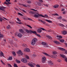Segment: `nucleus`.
Instances as JSON below:
<instances>
[{
	"label": "nucleus",
	"instance_id": "obj_1",
	"mask_svg": "<svg viewBox=\"0 0 67 67\" xmlns=\"http://www.w3.org/2000/svg\"><path fill=\"white\" fill-rule=\"evenodd\" d=\"M57 39L60 40V41L61 42H64V40L63 39L60 40V39H62V38L63 37L60 36V35H57Z\"/></svg>",
	"mask_w": 67,
	"mask_h": 67
},
{
	"label": "nucleus",
	"instance_id": "obj_2",
	"mask_svg": "<svg viewBox=\"0 0 67 67\" xmlns=\"http://www.w3.org/2000/svg\"><path fill=\"white\" fill-rule=\"evenodd\" d=\"M37 39L36 38H34L32 40V41L31 43V44L32 45H34L35 43L37 41Z\"/></svg>",
	"mask_w": 67,
	"mask_h": 67
},
{
	"label": "nucleus",
	"instance_id": "obj_3",
	"mask_svg": "<svg viewBox=\"0 0 67 67\" xmlns=\"http://www.w3.org/2000/svg\"><path fill=\"white\" fill-rule=\"evenodd\" d=\"M60 56L62 57L65 60V61L67 63V58L65 55H64L60 54Z\"/></svg>",
	"mask_w": 67,
	"mask_h": 67
},
{
	"label": "nucleus",
	"instance_id": "obj_4",
	"mask_svg": "<svg viewBox=\"0 0 67 67\" xmlns=\"http://www.w3.org/2000/svg\"><path fill=\"white\" fill-rule=\"evenodd\" d=\"M31 64H30V63H28V65L30 66H31V67H34V65H35L36 64L33 63H31Z\"/></svg>",
	"mask_w": 67,
	"mask_h": 67
},
{
	"label": "nucleus",
	"instance_id": "obj_5",
	"mask_svg": "<svg viewBox=\"0 0 67 67\" xmlns=\"http://www.w3.org/2000/svg\"><path fill=\"white\" fill-rule=\"evenodd\" d=\"M46 58L45 57H43L42 59V62L43 63H45L46 62Z\"/></svg>",
	"mask_w": 67,
	"mask_h": 67
},
{
	"label": "nucleus",
	"instance_id": "obj_6",
	"mask_svg": "<svg viewBox=\"0 0 67 67\" xmlns=\"http://www.w3.org/2000/svg\"><path fill=\"white\" fill-rule=\"evenodd\" d=\"M17 53L18 54V55H23V53L21 50H20L19 51L17 52Z\"/></svg>",
	"mask_w": 67,
	"mask_h": 67
},
{
	"label": "nucleus",
	"instance_id": "obj_7",
	"mask_svg": "<svg viewBox=\"0 0 67 67\" xmlns=\"http://www.w3.org/2000/svg\"><path fill=\"white\" fill-rule=\"evenodd\" d=\"M6 1L8 3L6 2H5L4 3V4H5L7 5H8V4H11V3L9 2H8V0H6Z\"/></svg>",
	"mask_w": 67,
	"mask_h": 67
},
{
	"label": "nucleus",
	"instance_id": "obj_8",
	"mask_svg": "<svg viewBox=\"0 0 67 67\" xmlns=\"http://www.w3.org/2000/svg\"><path fill=\"white\" fill-rule=\"evenodd\" d=\"M58 49H60V50H61L63 52H64V51H65L66 49H64L62 48H59Z\"/></svg>",
	"mask_w": 67,
	"mask_h": 67
},
{
	"label": "nucleus",
	"instance_id": "obj_9",
	"mask_svg": "<svg viewBox=\"0 0 67 67\" xmlns=\"http://www.w3.org/2000/svg\"><path fill=\"white\" fill-rule=\"evenodd\" d=\"M62 33L63 35H66L67 34V32L66 31L64 30L62 31Z\"/></svg>",
	"mask_w": 67,
	"mask_h": 67
},
{
	"label": "nucleus",
	"instance_id": "obj_10",
	"mask_svg": "<svg viewBox=\"0 0 67 67\" xmlns=\"http://www.w3.org/2000/svg\"><path fill=\"white\" fill-rule=\"evenodd\" d=\"M5 7H2L0 8V10H2L3 11H4H4H5V10H4V9H5Z\"/></svg>",
	"mask_w": 67,
	"mask_h": 67
},
{
	"label": "nucleus",
	"instance_id": "obj_11",
	"mask_svg": "<svg viewBox=\"0 0 67 67\" xmlns=\"http://www.w3.org/2000/svg\"><path fill=\"white\" fill-rule=\"evenodd\" d=\"M42 31V30L40 29H38L37 30V32L38 33H41Z\"/></svg>",
	"mask_w": 67,
	"mask_h": 67
},
{
	"label": "nucleus",
	"instance_id": "obj_12",
	"mask_svg": "<svg viewBox=\"0 0 67 67\" xmlns=\"http://www.w3.org/2000/svg\"><path fill=\"white\" fill-rule=\"evenodd\" d=\"M19 31L21 33H23V34H24V31H23V30L21 29H20L19 30Z\"/></svg>",
	"mask_w": 67,
	"mask_h": 67
},
{
	"label": "nucleus",
	"instance_id": "obj_13",
	"mask_svg": "<svg viewBox=\"0 0 67 67\" xmlns=\"http://www.w3.org/2000/svg\"><path fill=\"white\" fill-rule=\"evenodd\" d=\"M48 64H49V65H53V63L52 62V61H49Z\"/></svg>",
	"mask_w": 67,
	"mask_h": 67
},
{
	"label": "nucleus",
	"instance_id": "obj_14",
	"mask_svg": "<svg viewBox=\"0 0 67 67\" xmlns=\"http://www.w3.org/2000/svg\"><path fill=\"white\" fill-rule=\"evenodd\" d=\"M30 32L31 33H32L33 34H35L36 35L37 33L36 31H32L31 30Z\"/></svg>",
	"mask_w": 67,
	"mask_h": 67
},
{
	"label": "nucleus",
	"instance_id": "obj_15",
	"mask_svg": "<svg viewBox=\"0 0 67 67\" xmlns=\"http://www.w3.org/2000/svg\"><path fill=\"white\" fill-rule=\"evenodd\" d=\"M0 56L1 57H2V56L4 57V54H3V53L2 52H1Z\"/></svg>",
	"mask_w": 67,
	"mask_h": 67
},
{
	"label": "nucleus",
	"instance_id": "obj_16",
	"mask_svg": "<svg viewBox=\"0 0 67 67\" xmlns=\"http://www.w3.org/2000/svg\"><path fill=\"white\" fill-rule=\"evenodd\" d=\"M45 21H47L49 23H52V21L50 20L46 19Z\"/></svg>",
	"mask_w": 67,
	"mask_h": 67
},
{
	"label": "nucleus",
	"instance_id": "obj_17",
	"mask_svg": "<svg viewBox=\"0 0 67 67\" xmlns=\"http://www.w3.org/2000/svg\"><path fill=\"white\" fill-rule=\"evenodd\" d=\"M46 37L49 39H52V38L51 37V36H49V35H46Z\"/></svg>",
	"mask_w": 67,
	"mask_h": 67
},
{
	"label": "nucleus",
	"instance_id": "obj_18",
	"mask_svg": "<svg viewBox=\"0 0 67 67\" xmlns=\"http://www.w3.org/2000/svg\"><path fill=\"white\" fill-rule=\"evenodd\" d=\"M26 51H27V52H30V50L28 48H26Z\"/></svg>",
	"mask_w": 67,
	"mask_h": 67
},
{
	"label": "nucleus",
	"instance_id": "obj_19",
	"mask_svg": "<svg viewBox=\"0 0 67 67\" xmlns=\"http://www.w3.org/2000/svg\"><path fill=\"white\" fill-rule=\"evenodd\" d=\"M21 61L23 63H25V59L24 58L22 59L21 60Z\"/></svg>",
	"mask_w": 67,
	"mask_h": 67
},
{
	"label": "nucleus",
	"instance_id": "obj_20",
	"mask_svg": "<svg viewBox=\"0 0 67 67\" xmlns=\"http://www.w3.org/2000/svg\"><path fill=\"white\" fill-rule=\"evenodd\" d=\"M26 31L27 33H29V34H30L31 33V32H30L31 31V30L30 31H29V30H26Z\"/></svg>",
	"mask_w": 67,
	"mask_h": 67
},
{
	"label": "nucleus",
	"instance_id": "obj_21",
	"mask_svg": "<svg viewBox=\"0 0 67 67\" xmlns=\"http://www.w3.org/2000/svg\"><path fill=\"white\" fill-rule=\"evenodd\" d=\"M59 6V5L58 4L55 5H54V8H57Z\"/></svg>",
	"mask_w": 67,
	"mask_h": 67
},
{
	"label": "nucleus",
	"instance_id": "obj_22",
	"mask_svg": "<svg viewBox=\"0 0 67 67\" xmlns=\"http://www.w3.org/2000/svg\"><path fill=\"white\" fill-rule=\"evenodd\" d=\"M22 46H23V47H24V48H25L24 49V50H23V51L24 52H25V45H24V44H23L22 45Z\"/></svg>",
	"mask_w": 67,
	"mask_h": 67
},
{
	"label": "nucleus",
	"instance_id": "obj_23",
	"mask_svg": "<svg viewBox=\"0 0 67 67\" xmlns=\"http://www.w3.org/2000/svg\"><path fill=\"white\" fill-rule=\"evenodd\" d=\"M6 28L7 29H10L11 28V26H10V25H8V26H7Z\"/></svg>",
	"mask_w": 67,
	"mask_h": 67
},
{
	"label": "nucleus",
	"instance_id": "obj_24",
	"mask_svg": "<svg viewBox=\"0 0 67 67\" xmlns=\"http://www.w3.org/2000/svg\"><path fill=\"white\" fill-rule=\"evenodd\" d=\"M13 57H9L8 59V60H12Z\"/></svg>",
	"mask_w": 67,
	"mask_h": 67
},
{
	"label": "nucleus",
	"instance_id": "obj_25",
	"mask_svg": "<svg viewBox=\"0 0 67 67\" xmlns=\"http://www.w3.org/2000/svg\"><path fill=\"white\" fill-rule=\"evenodd\" d=\"M42 44L44 45H47V43L45 42H42Z\"/></svg>",
	"mask_w": 67,
	"mask_h": 67
},
{
	"label": "nucleus",
	"instance_id": "obj_26",
	"mask_svg": "<svg viewBox=\"0 0 67 67\" xmlns=\"http://www.w3.org/2000/svg\"><path fill=\"white\" fill-rule=\"evenodd\" d=\"M16 62L18 64H20V61L19 60H18L17 59L15 60Z\"/></svg>",
	"mask_w": 67,
	"mask_h": 67
},
{
	"label": "nucleus",
	"instance_id": "obj_27",
	"mask_svg": "<svg viewBox=\"0 0 67 67\" xmlns=\"http://www.w3.org/2000/svg\"><path fill=\"white\" fill-rule=\"evenodd\" d=\"M12 54L14 56H15V55H16V54H15V52H12Z\"/></svg>",
	"mask_w": 67,
	"mask_h": 67
},
{
	"label": "nucleus",
	"instance_id": "obj_28",
	"mask_svg": "<svg viewBox=\"0 0 67 67\" xmlns=\"http://www.w3.org/2000/svg\"><path fill=\"white\" fill-rule=\"evenodd\" d=\"M17 36H18V37H22V35L21 34H19Z\"/></svg>",
	"mask_w": 67,
	"mask_h": 67
},
{
	"label": "nucleus",
	"instance_id": "obj_29",
	"mask_svg": "<svg viewBox=\"0 0 67 67\" xmlns=\"http://www.w3.org/2000/svg\"><path fill=\"white\" fill-rule=\"evenodd\" d=\"M34 17L35 18H38V17H39V16L36 14H35V15H34Z\"/></svg>",
	"mask_w": 67,
	"mask_h": 67
},
{
	"label": "nucleus",
	"instance_id": "obj_30",
	"mask_svg": "<svg viewBox=\"0 0 67 67\" xmlns=\"http://www.w3.org/2000/svg\"><path fill=\"white\" fill-rule=\"evenodd\" d=\"M54 42L57 44H59V42H57V41H54Z\"/></svg>",
	"mask_w": 67,
	"mask_h": 67
},
{
	"label": "nucleus",
	"instance_id": "obj_31",
	"mask_svg": "<svg viewBox=\"0 0 67 67\" xmlns=\"http://www.w3.org/2000/svg\"><path fill=\"white\" fill-rule=\"evenodd\" d=\"M59 25L61 26L62 27L64 26V25L62 24H59L58 25Z\"/></svg>",
	"mask_w": 67,
	"mask_h": 67
},
{
	"label": "nucleus",
	"instance_id": "obj_32",
	"mask_svg": "<svg viewBox=\"0 0 67 67\" xmlns=\"http://www.w3.org/2000/svg\"><path fill=\"white\" fill-rule=\"evenodd\" d=\"M41 22L44 24H46V22H45V21L42 20H41Z\"/></svg>",
	"mask_w": 67,
	"mask_h": 67
},
{
	"label": "nucleus",
	"instance_id": "obj_33",
	"mask_svg": "<svg viewBox=\"0 0 67 67\" xmlns=\"http://www.w3.org/2000/svg\"><path fill=\"white\" fill-rule=\"evenodd\" d=\"M38 15H39V16H40V17L42 16V17H44V18H45V17L43 15H40V14H38Z\"/></svg>",
	"mask_w": 67,
	"mask_h": 67
},
{
	"label": "nucleus",
	"instance_id": "obj_34",
	"mask_svg": "<svg viewBox=\"0 0 67 67\" xmlns=\"http://www.w3.org/2000/svg\"><path fill=\"white\" fill-rule=\"evenodd\" d=\"M2 37H3V35L0 34V39Z\"/></svg>",
	"mask_w": 67,
	"mask_h": 67
},
{
	"label": "nucleus",
	"instance_id": "obj_35",
	"mask_svg": "<svg viewBox=\"0 0 67 67\" xmlns=\"http://www.w3.org/2000/svg\"><path fill=\"white\" fill-rule=\"evenodd\" d=\"M25 26H27L29 27L30 28H32L31 26H30V25H26V24Z\"/></svg>",
	"mask_w": 67,
	"mask_h": 67
},
{
	"label": "nucleus",
	"instance_id": "obj_36",
	"mask_svg": "<svg viewBox=\"0 0 67 67\" xmlns=\"http://www.w3.org/2000/svg\"><path fill=\"white\" fill-rule=\"evenodd\" d=\"M25 57L27 59H29V57L28 56L25 55Z\"/></svg>",
	"mask_w": 67,
	"mask_h": 67
},
{
	"label": "nucleus",
	"instance_id": "obj_37",
	"mask_svg": "<svg viewBox=\"0 0 67 67\" xmlns=\"http://www.w3.org/2000/svg\"><path fill=\"white\" fill-rule=\"evenodd\" d=\"M62 17L61 16H59L58 17V19L61 20L62 19Z\"/></svg>",
	"mask_w": 67,
	"mask_h": 67
},
{
	"label": "nucleus",
	"instance_id": "obj_38",
	"mask_svg": "<svg viewBox=\"0 0 67 67\" xmlns=\"http://www.w3.org/2000/svg\"><path fill=\"white\" fill-rule=\"evenodd\" d=\"M26 2L28 3H31V1H27Z\"/></svg>",
	"mask_w": 67,
	"mask_h": 67
},
{
	"label": "nucleus",
	"instance_id": "obj_39",
	"mask_svg": "<svg viewBox=\"0 0 67 67\" xmlns=\"http://www.w3.org/2000/svg\"><path fill=\"white\" fill-rule=\"evenodd\" d=\"M36 35L38 36V37H41V36H40V35L39 34H37Z\"/></svg>",
	"mask_w": 67,
	"mask_h": 67
},
{
	"label": "nucleus",
	"instance_id": "obj_40",
	"mask_svg": "<svg viewBox=\"0 0 67 67\" xmlns=\"http://www.w3.org/2000/svg\"><path fill=\"white\" fill-rule=\"evenodd\" d=\"M43 54L45 55L46 56H49L48 54H47L46 53H43Z\"/></svg>",
	"mask_w": 67,
	"mask_h": 67
},
{
	"label": "nucleus",
	"instance_id": "obj_41",
	"mask_svg": "<svg viewBox=\"0 0 67 67\" xmlns=\"http://www.w3.org/2000/svg\"><path fill=\"white\" fill-rule=\"evenodd\" d=\"M14 67H18V65L16 64H14Z\"/></svg>",
	"mask_w": 67,
	"mask_h": 67
},
{
	"label": "nucleus",
	"instance_id": "obj_42",
	"mask_svg": "<svg viewBox=\"0 0 67 67\" xmlns=\"http://www.w3.org/2000/svg\"><path fill=\"white\" fill-rule=\"evenodd\" d=\"M57 53V52L56 51H54L53 52V54H56Z\"/></svg>",
	"mask_w": 67,
	"mask_h": 67
},
{
	"label": "nucleus",
	"instance_id": "obj_43",
	"mask_svg": "<svg viewBox=\"0 0 67 67\" xmlns=\"http://www.w3.org/2000/svg\"><path fill=\"white\" fill-rule=\"evenodd\" d=\"M53 15H56L57 16H58L59 15L57 13H55V14H53Z\"/></svg>",
	"mask_w": 67,
	"mask_h": 67
},
{
	"label": "nucleus",
	"instance_id": "obj_44",
	"mask_svg": "<svg viewBox=\"0 0 67 67\" xmlns=\"http://www.w3.org/2000/svg\"><path fill=\"white\" fill-rule=\"evenodd\" d=\"M9 23H11V24H14V23H13V21H11V22H10V21H9Z\"/></svg>",
	"mask_w": 67,
	"mask_h": 67
},
{
	"label": "nucleus",
	"instance_id": "obj_45",
	"mask_svg": "<svg viewBox=\"0 0 67 67\" xmlns=\"http://www.w3.org/2000/svg\"><path fill=\"white\" fill-rule=\"evenodd\" d=\"M3 20V19H2V18L0 17V21L2 22Z\"/></svg>",
	"mask_w": 67,
	"mask_h": 67
},
{
	"label": "nucleus",
	"instance_id": "obj_46",
	"mask_svg": "<svg viewBox=\"0 0 67 67\" xmlns=\"http://www.w3.org/2000/svg\"><path fill=\"white\" fill-rule=\"evenodd\" d=\"M28 7L29 8L30 7V6L29 5H27V6H25V7Z\"/></svg>",
	"mask_w": 67,
	"mask_h": 67
},
{
	"label": "nucleus",
	"instance_id": "obj_47",
	"mask_svg": "<svg viewBox=\"0 0 67 67\" xmlns=\"http://www.w3.org/2000/svg\"><path fill=\"white\" fill-rule=\"evenodd\" d=\"M8 65L9 67H12V66L11 65V64H8Z\"/></svg>",
	"mask_w": 67,
	"mask_h": 67
},
{
	"label": "nucleus",
	"instance_id": "obj_48",
	"mask_svg": "<svg viewBox=\"0 0 67 67\" xmlns=\"http://www.w3.org/2000/svg\"><path fill=\"white\" fill-rule=\"evenodd\" d=\"M1 63H2L3 64V65H4V64H5V63H4L3 62L2 60H1Z\"/></svg>",
	"mask_w": 67,
	"mask_h": 67
},
{
	"label": "nucleus",
	"instance_id": "obj_49",
	"mask_svg": "<svg viewBox=\"0 0 67 67\" xmlns=\"http://www.w3.org/2000/svg\"><path fill=\"white\" fill-rule=\"evenodd\" d=\"M57 61L58 62H61V60L60 59H59Z\"/></svg>",
	"mask_w": 67,
	"mask_h": 67
},
{
	"label": "nucleus",
	"instance_id": "obj_50",
	"mask_svg": "<svg viewBox=\"0 0 67 67\" xmlns=\"http://www.w3.org/2000/svg\"><path fill=\"white\" fill-rule=\"evenodd\" d=\"M32 56L33 57H36V55L35 54H33Z\"/></svg>",
	"mask_w": 67,
	"mask_h": 67
},
{
	"label": "nucleus",
	"instance_id": "obj_51",
	"mask_svg": "<svg viewBox=\"0 0 67 67\" xmlns=\"http://www.w3.org/2000/svg\"><path fill=\"white\" fill-rule=\"evenodd\" d=\"M34 12H29V14H34Z\"/></svg>",
	"mask_w": 67,
	"mask_h": 67
},
{
	"label": "nucleus",
	"instance_id": "obj_52",
	"mask_svg": "<svg viewBox=\"0 0 67 67\" xmlns=\"http://www.w3.org/2000/svg\"><path fill=\"white\" fill-rule=\"evenodd\" d=\"M37 67H40V66L39 64H37L36 65Z\"/></svg>",
	"mask_w": 67,
	"mask_h": 67
},
{
	"label": "nucleus",
	"instance_id": "obj_53",
	"mask_svg": "<svg viewBox=\"0 0 67 67\" xmlns=\"http://www.w3.org/2000/svg\"><path fill=\"white\" fill-rule=\"evenodd\" d=\"M18 14H19V15H21V16L22 15V14L20 13H18Z\"/></svg>",
	"mask_w": 67,
	"mask_h": 67
},
{
	"label": "nucleus",
	"instance_id": "obj_54",
	"mask_svg": "<svg viewBox=\"0 0 67 67\" xmlns=\"http://www.w3.org/2000/svg\"><path fill=\"white\" fill-rule=\"evenodd\" d=\"M17 19L18 21H19V22H21V20H20V19H19V18H17Z\"/></svg>",
	"mask_w": 67,
	"mask_h": 67
},
{
	"label": "nucleus",
	"instance_id": "obj_55",
	"mask_svg": "<svg viewBox=\"0 0 67 67\" xmlns=\"http://www.w3.org/2000/svg\"><path fill=\"white\" fill-rule=\"evenodd\" d=\"M28 19L29 20H32V19L30 18H28Z\"/></svg>",
	"mask_w": 67,
	"mask_h": 67
},
{
	"label": "nucleus",
	"instance_id": "obj_56",
	"mask_svg": "<svg viewBox=\"0 0 67 67\" xmlns=\"http://www.w3.org/2000/svg\"><path fill=\"white\" fill-rule=\"evenodd\" d=\"M44 16H45L47 17H48V16L47 15V14H45L44 15Z\"/></svg>",
	"mask_w": 67,
	"mask_h": 67
},
{
	"label": "nucleus",
	"instance_id": "obj_57",
	"mask_svg": "<svg viewBox=\"0 0 67 67\" xmlns=\"http://www.w3.org/2000/svg\"><path fill=\"white\" fill-rule=\"evenodd\" d=\"M65 53L67 54V50L65 49Z\"/></svg>",
	"mask_w": 67,
	"mask_h": 67
},
{
	"label": "nucleus",
	"instance_id": "obj_58",
	"mask_svg": "<svg viewBox=\"0 0 67 67\" xmlns=\"http://www.w3.org/2000/svg\"><path fill=\"white\" fill-rule=\"evenodd\" d=\"M41 29L42 30H45V31H46V30H45V29H44V28H41Z\"/></svg>",
	"mask_w": 67,
	"mask_h": 67
},
{
	"label": "nucleus",
	"instance_id": "obj_59",
	"mask_svg": "<svg viewBox=\"0 0 67 67\" xmlns=\"http://www.w3.org/2000/svg\"><path fill=\"white\" fill-rule=\"evenodd\" d=\"M44 6H46V7H48V5L47 4H44Z\"/></svg>",
	"mask_w": 67,
	"mask_h": 67
},
{
	"label": "nucleus",
	"instance_id": "obj_60",
	"mask_svg": "<svg viewBox=\"0 0 67 67\" xmlns=\"http://www.w3.org/2000/svg\"><path fill=\"white\" fill-rule=\"evenodd\" d=\"M39 1L40 2H43L42 0H39Z\"/></svg>",
	"mask_w": 67,
	"mask_h": 67
},
{
	"label": "nucleus",
	"instance_id": "obj_61",
	"mask_svg": "<svg viewBox=\"0 0 67 67\" xmlns=\"http://www.w3.org/2000/svg\"><path fill=\"white\" fill-rule=\"evenodd\" d=\"M63 14H66V12H65L64 11L63 12Z\"/></svg>",
	"mask_w": 67,
	"mask_h": 67
},
{
	"label": "nucleus",
	"instance_id": "obj_62",
	"mask_svg": "<svg viewBox=\"0 0 67 67\" xmlns=\"http://www.w3.org/2000/svg\"><path fill=\"white\" fill-rule=\"evenodd\" d=\"M49 47V46L48 45H46V47Z\"/></svg>",
	"mask_w": 67,
	"mask_h": 67
},
{
	"label": "nucleus",
	"instance_id": "obj_63",
	"mask_svg": "<svg viewBox=\"0 0 67 67\" xmlns=\"http://www.w3.org/2000/svg\"><path fill=\"white\" fill-rule=\"evenodd\" d=\"M32 10H34V11H35V12H36V11H37V10H35V9H33Z\"/></svg>",
	"mask_w": 67,
	"mask_h": 67
},
{
	"label": "nucleus",
	"instance_id": "obj_64",
	"mask_svg": "<svg viewBox=\"0 0 67 67\" xmlns=\"http://www.w3.org/2000/svg\"><path fill=\"white\" fill-rule=\"evenodd\" d=\"M27 62V59H25V62L26 63V62Z\"/></svg>",
	"mask_w": 67,
	"mask_h": 67
}]
</instances>
